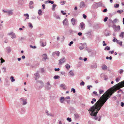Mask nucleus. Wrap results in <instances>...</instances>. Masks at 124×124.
Masks as SVG:
<instances>
[{
	"label": "nucleus",
	"mask_w": 124,
	"mask_h": 124,
	"mask_svg": "<svg viewBox=\"0 0 124 124\" xmlns=\"http://www.w3.org/2000/svg\"><path fill=\"white\" fill-rule=\"evenodd\" d=\"M14 77L13 76H11L10 78V79L11 80L12 82H14L15 81V80L14 79Z\"/></svg>",
	"instance_id": "26"
},
{
	"label": "nucleus",
	"mask_w": 124,
	"mask_h": 124,
	"mask_svg": "<svg viewBox=\"0 0 124 124\" xmlns=\"http://www.w3.org/2000/svg\"><path fill=\"white\" fill-rule=\"evenodd\" d=\"M20 101L23 102L22 103L23 105H25L27 104V102L26 99H24L23 98H22L20 99Z\"/></svg>",
	"instance_id": "5"
},
{
	"label": "nucleus",
	"mask_w": 124,
	"mask_h": 124,
	"mask_svg": "<svg viewBox=\"0 0 124 124\" xmlns=\"http://www.w3.org/2000/svg\"><path fill=\"white\" fill-rule=\"evenodd\" d=\"M61 12L62 13L63 15H64L66 14V13L65 12H64V11L62 10L61 11Z\"/></svg>",
	"instance_id": "60"
},
{
	"label": "nucleus",
	"mask_w": 124,
	"mask_h": 124,
	"mask_svg": "<svg viewBox=\"0 0 124 124\" xmlns=\"http://www.w3.org/2000/svg\"><path fill=\"white\" fill-rule=\"evenodd\" d=\"M66 99H70V98L69 96H68L67 97H66L65 98V100L66 101Z\"/></svg>",
	"instance_id": "55"
},
{
	"label": "nucleus",
	"mask_w": 124,
	"mask_h": 124,
	"mask_svg": "<svg viewBox=\"0 0 124 124\" xmlns=\"http://www.w3.org/2000/svg\"><path fill=\"white\" fill-rule=\"evenodd\" d=\"M85 85V83L83 81H82L80 83V85Z\"/></svg>",
	"instance_id": "51"
},
{
	"label": "nucleus",
	"mask_w": 124,
	"mask_h": 124,
	"mask_svg": "<svg viewBox=\"0 0 124 124\" xmlns=\"http://www.w3.org/2000/svg\"><path fill=\"white\" fill-rule=\"evenodd\" d=\"M71 92H73L74 93H75L76 92V91L75 89L72 88L71 89Z\"/></svg>",
	"instance_id": "49"
},
{
	"label": "nucleus",
	"mask_w": 124,
	"mask_h": 124,
	"mask_svg": "<svg viewBox=\"0 0 124 124\" xmlns=\"http://www.w3.org/2000/svg\"><path fill=\"white\" fill-rule=\"evenodd\" d=\"M13 32H11L10 33H8V35H11L12 36V35L13 34Z\"/></svg>",
	"instance_id": "58"
},
{
	"label": "nucleus",
	"mask_w": 124,
	"mask_h": 124,
	"mask_svg": "<svg viewBox=\"0 0 124 124\" xmlns=\"http://www.w3.org/2000/svg\"><path fill=\"white\" fill-rule=\"evenodd\" d=\"M57 19H60V16L58 15H55L54 16Z\"/></svg>",
	"instance_id": "35"
},
{
	"label": "nucleus",
	"mask_w": 124,
	"mask_h": 124,
	"mask_svg": "<svg viewBox=\"0 0 124 124\" xmlns=\"http://www.w3.org/2000/svg\"><path fill=\"white\" fill-rule=\"evenodd\" d=\"M107 68V66L105 64H103L101 66V69L102 70H106Z\"/></svg>",
	"instance_id": "18"
},
{
	"label": "nucleus",
	"mask_w": 124,
	"mask_h": 124,
	"mask_svg": "<svg viewBox=\"0 0 124 124\" xmlns=\"http://www.w3.org/2000/svg\"><path fill=\"white\" fill-rule=\"evenodd\" d=\"M36 83L39 85V88L40 89L41 88L44 86V83L41 80H38L36 81Z\"/></svg>",
	"instance_id": "3"
},
{
	"label": "nucleus",
	"mask_w": 124,
	"mask_h": 124,
	"mask_svg": "<svg viewBox=\"0 0 124 124\" xmlns=\"http://www.w3.org/2000/svg\"><path fill=\"white\" fill-rule=\"evenodd\" d=\"M106 58L107 59H109L110 60H112V56H110L109 57L108 56H107L106 57Z\"/></svg>",
	"instance_id": "41"
},
{
	"label": "nucleus",
	"mask_w": 124,
	"mask_h": 124,
	"mask_svg": "<svg viewBox=\"0 0 124 124\" xmlns=\"http://www.w3.org/2000/svg\"><path fill=\"white\" fill-rule=\"evenodd\" d=\"M73 43V41H71L70 42V43L68 45L69 46H71V45Z\"/></svg>",
	"instance_id": "56"
},
{
	"label": "nucleus",
	"mask_w": 124,
	"mask_h": 124,
	"mask_svg": "<svg viewBox=\"0 0 124 124\" xmlns=\"http://www.w3.org/2000/svg\"><path fill=\"white\" fill-rule=\"evenodd\" d=\"M114 93L106 91L97 101L94 105L91 107L88 110L92 118L97 120L98 117L97 114L103 105Z\"/></svg>",
	"instance_id": "1"
},
{
	"label": "nucleus",
	"mask_w": 124,
	"mask_h": 124,
	"mask_svg": "<svg viewBox=\"0 0 124 124\" xmlns=\"http://www.w3.org/2000/svg\"><path fill=\"white\" fill-rule=\"evenodd\" d=\"M40 43L41 44V46H42L44 47L46 45V42H45L44 43L42 41H40Z\"/></svg>",
	"instance_id": "23"
},
{
	"label": "nucleus",
	"mask_w": 124,
	"mask_h": 124,
	"mask_svg": "<svg viewBox=\"0 0 124 124\" xmlns=\"http://www.w3.org/2000/svg\"><path fill=\"white\" fill-rule=\"evenodd\" d=\"M28 26L30 28L32 29L33 28V27L32 24L31 23H28Z\"/></svg>",
	"instance_id": "30"
},
{
	"label": "nucleus",
	"mask_w": 124,
	"mask_h": 124,
	"mask_svg": "<svg viewBox=\"0 0 124 124\" xmlns=\"http://www.w3.org/2000/svg\"><path fill=\"white\" fill-rule=\"evenodd\" d=\"M11 38L13 39L16 38V36L15 35V33H13V34L12 35V37H11Z\"/></svg>",
	"instance_id": "27"
},
{
	"label": "nucleus",
	"mask_w": 124,
	"mask_h": 124,
	"mask_svg": "<svg viewBox=\"0 0 124 124\" xmlns=\"http://www.w3.org/2000/svg\"><path fill=\"white\" fill-rule=\"evenodd\" d=\"M124 72V70L123 69L120 70L118 72L120 74H121Z\"/></svg>",
	"instance_id": "46"
},
{
	"label": "nucleus",
	"mask_w": 124,
	"mask_h": 124,
	"mask_svg": "<svg viewBox=\"0 0 124 124\" xmlns=\"http://www.w3.org/2000/svg\"><path fill=\"white\" fill-rule=\"evenodd\" d=\"M61 87L64 90L66 89L65 86L64 85L61 84L60 85Z\"/></svg>",
	"instance_id": "31"
},
{
	"label": "nucleus",
	"mask_w": 124,
	"mask_h": 124,
	"mask_svg": "<svg viewBox=\"0 0 124 124\" xmlns=\"http://www.w3.org/2000/svg\"><path fill=\"white\" fill-rule=\"evenodd\" d=\"M108 19V17H106L104 19V22H106V21H107V20Z\"/></svg>",
	"instance_id": "50"
},
{
	"label": "nucleus",
	"mask_w": 124,
	"mask_h": 124,
	"mask_svg": "<svg viewBox=\"0 0 124 124\" xmlns=\"http://www.w3.org/2000/svg\"><path fill=\"white\" fill-rule=\"evenodd\" d=\"M60 53L58 51H56L52 53V55L53 56L55 57L56 55L58 57L60 55Z\"/></svg>",
	"instance_id": "7"
},
{
	"label": "nucleus",
	"mask_w": 124,
	"mask_h": 124,
	"mask_svg": "<svg viewBox=\"0 0 124 124\" xmlns=\"http://www.w3.org/2000/svg\"><path fill=\"white\" fill-rule=\"evenodd\" d=\"M83 16L84 19H86L87 17V16L85 14H83Z\"/></svg>",
	"instance_id": "59"
},
{
	"label": "nucleus",
	"mask_w": 124,
	"mask_h": 124,
	"mask_svg": "<svg viewBox=\"0 0 124 124\" xmlns=\"http://www.w3.org/2000/svg\"><path fill=\"white\" fill-rule=\"evenodd\" d=\"M66 68L67 70H69L70 68V66L68 64H67L65 65Z\"/></svg>",
	"instance_id": "25"
},
{
	"label": "nucleus",
	"mask_w": 124,
	"mask_h": 124,
	"mask_svg": "<svg viewBox=\"0 0 124 124\" xmlns=\"http://www.w3.org/2000/svg\"><path fill=\"white\" fill-rule=\"evenodd\" d=\"M43 59V61H45L46 59L47 58V56L46 54H44L42 55Z\"/></svg>",
	"instance_id": "15"
},
{
	"label": "nucleus",
	"mask_w": 124,
	"mask_h": 124,
	"mask_svg": "<svg viewBox=\"0 0 124 124\" xmlns=\"http://www.w3.org/2000/svg\"><path fill=\"white\" fill-rule=\"evenodd\" d=\"M93 94H94L95 95L98 96L100 97V95L97 94V93L95 91H93Z\"/></svg>",
	"instance_id": "39"
},
{
	"label": "nucleus",
	"mask_w": 124,
	"mask_h": 124,
	"mask_svg": "<svg viewBox=\"0 0 124 124\" xmlns=\"http://www.w3.org/2000/svg\"><path fill=\"white\" fill-rule=\"evenodd\" d=\"M60 78V76L58 75H55L54 77V78L55 79H57L59 78Z\"/></svg>",
	"instance_id": "32"
},
{
	"label": "nucleus",
	"mask_w": 124,
	"mask_h": 124,
	"mask_svg": "<svg viewBox=\"0 0 124 124\" xmlns=\"http://www.w3.org/2000/svg\"><path fill=\"white\" fill-rule=\"evenodd\" d=\"M121 106L122 107H123L124 106V103L122 102L121 103Z\"/></svg>",
	"instance_id": "63"
},
{
	"label": "nucleus",
	"mask_w": 124,
	"mask_h": 124,
	"mask_svg": "<svg viewBox=\"0 0 124 124\" xmlns=\"http://www.w3.org/2000/svg\"><path fill=\"white\" fill-rule=\"evenodd\" d=\"M120 78H116V82H118L119 81V80H120Z\"/></svg>",
	"instance_id": "47"
},
{
	"label": "nucleus",
	"mask_w": 124,
	"mask_h": 124,
	"mask_svg": "<svg viewBox=\"0 0 124 124\" xmlns=\"http://www.w3.org/2000/svg\"><path fill=\"white\" fill-rule=\"evenodd\" d=\"M95 3L97 4V6L98 7L101 6V3L100 2H98L97 3L95 2Z\"/></svg>",
	"instance_id": "37"
},
{
	"label": "nucleus",
	"mask_w": 124,
	"mask_h": 124,
	"mask_svg": "<svg viewBox=\"0 0 124 124\" xmlns=\"http://www.w3.org/2000/svg\"><path fill=\"white\" fill-rule=\"evenodd\" d=\"M33 4V2L32 1H30L29 3V8L32 9L33 8V6L32 5Z\"/></svg>",
	"instance_id": "14"
},
{
	"label": "nucleus",
	"mask_w": 124,
	"mask_h": 124,
	"mask_svg": "<svg viewBox=\"0 0 124 124\" xmlns=\"http://www.w3.org/2000/svg\"><path fill=\"white\" fill-rule=\"evenodd\" d=\"M117 40H118L115 38H114V39L113 40V41L114 42H116V41H117Z\"/></svg>",
	"instance_id": "57"
},
{
	"label": "nucleus",
	"mask_w": 124,
	"mask_h": 124,
	"mask_svg": "<svg viewBox=\"0 0 124 124\" xmlns=\"http://www.w3.org/2000/svg\"><path fill=\"white\" fill-rule=\"evenodd\" d=\"M5 49L8 54H9L11 52V48L9 46L6 47Z\"/></svg>",
	"instance_id": "9"
},
{
	"label": "nucleus",
	"mask_w": 124,
	"mask_h": 124,
	"mask_svg": "<svg viewBox=\"0 0 124 124\" xmlns=\"http://www.w3.org/2000/svg\"><path fill=\"white\" fill-rule=\"evenodd\" d=\"M96 101V100L95 98H93L92 99V101H91V103L92 104L94 103V102H95Z\"/></svg>",
	"instance_id": "34"
},
{
	"label": "nucleus",
	"mask_w": 124,
	"mask_h": 124,
	"mask_svg": "<svg viewBox=\"0 0 124 124\" xmlns=\"http://www.w3.org/2000/svg\"><path fill=\"white\" fill-rule=\"evenodd\" d=\"M81 63H82L81 62H79L78 63V66L79 67H80L81 65Z\"/></svg>",
	"instance_id": "64"
},
{
	"label": "nucleus",
	"mask_w": 124,
	"mask_h": 124,
	"mask_svg": "<svg viewBox=\"0 0 124 124\" xmlns=\"http://www.w3.org/2000/svg\"><path fill=\"white\" fill-rule=\"evenodd\" d=\"M56 6V5L55 4H54L53 5L52 9L54 11L55 10V8Z\"/></svg>",
	"instance_id": "33"
},
{
	"label": "nucleus",
	"mask_w": 124,
	"mask_h": 124,
	"mask_svg": "<svg viewBox=\"0 0 124 124\" xmlns=\"http://www.w3.org/2000/svg\"><path fill=\"white\" fill-rule=\"evenodd\" d=\"M110 47L109 46H106L104 49V50H110Z\"/></svg>",
	"instance_id": "29"
},
{
	"label": "nucleus",
	"mask_w": 124,
	"mask_h": 124,
	"mask_svg": "<svg viewBox=\"0 0 124 124\" xmlns=\"http://www.w3.org/2000/svg\"><path fill=\"white\" fill-rule=\"evenodd\" d=\"M118 21H119L116 18L113 20V23H116Z\"/></svg>",
	"instance_id": "43"
},
{
	"label": "nucleus",
	"mask_w": 124,
	"mask_h": 124,
	"mask_svg": "<svg viewBox=\"0 0 124 124\" xmlns=\"http://www.w3.org/2000/svg\"><path fill=\"white\" fill-rule=\"evenodd\" d=\"M119 36L121 37L122 38H123L124 36V32H122L119 35Z\"/></svg>",
	"instance_id": "24"
},
{
	"label": "nucleus",
	"mask_w": 124,
	"mask_h": 124,
	"mask_svg": "<svg viewBox=\"0 0 124 124\" xmlns=\"http://www.w3.org/2000/svg\"><path fill=\"white\" fill-rule=\"evenodd\" d=\"M116 42L118 44H119L120 46H122V41H119V40H118L117 41H116Z\"/></svg>",
	"instance_id": "28"
},
{
	"label": "nucleus",
	"mask_w": 124,
	"mask_h": 124,
	"mask_svg": "<svg viewBox=\"0 0 124 124\" xmlns=\"http://www.w3.org/2000/svg\"><path fill=\"white\" fill-rule=\"evenodd\" d=\"M93 86L92 85H88L87 86V89L90 90V87H92Z\"/></svg>",
	"instance_id": "52"
},
{
	"label": "nucleus",
	"mask_w": 124,
	"mask_h": 124,
	"mask_svg": "<svg viewBox=\"0 0 124 124\" xmlns=\"http://www.w3.org/2000/svg\"><path fill=\"white\" fill-rule=\"evenodd\" d=\"M42 11L41 9L39 10L38 14L39 15H42Z\"/></svg>",
	"instance_id": "36"
},
{
	"label": "nucleus",
	"mask_w": 124,
	"mask_h": 124,
	"mask_svg": "<svg viewBox=\"0 0 124 124\" xmlns=\"http://www.w3.org/2000/svg\"><path fill=\"white\" fill-rule=\"evenodd\" d=\"M13 10H10L8 12V15L9 16H11L13 15Z\"/></svg>",
	"instance_id": "19"
},
{
	"label": "nucleus",
	"mask_w": 124,
	"mask_h": 124,
	"mask_svg": "<svg viewBox=\"0 0 124 124\" xmlns=\"http://www.w3.org/2000/svg\"><path fill=\"white\" fill-rule=\"evenodd\" d=\"M25 65L26 66H29L30 65V64L28 62H26L25 64Z\"/></svg>",
	"instance_id": "61"
},
{
	"label": "nucleus",
	"mask_w": 124,
	"mask_h": 124,
	"mask_svg": "<svg viewBox=\"0 0 124 124\" xmlns=\"http://www.w3.org/2000/svg\"><path fill=\"white\" fill-rule=\"evenodd\" d=\"M52 87V85L49 82L47 83L45 85V88L47 90H50Z\"/></svg>",
	"instance_id": "4"
},
{
	"label": "nucleus",
	"mask_w": 124,
	"mask_h": 124,
	"mask_svg": "<svg viewBox=\"0 0 124 124\" xmlns=\"http://www.w3.org/2000/svg\"><path fill=\"white\" fill-rule=\"evenodd\" d=\"M108 21L110 23H113V21H112L111 19H109Z\"/></svg>",
	"instance_id": "54"
},
{
	"label": "nucleus",
	"mask_w": 124,
	"mask_h": 124,
	"mask_svg": "<svg viewBox=\"0 0 124 124\" xmlns=\"http://www.w3.org/2000/svg\"><path fill=\"white\" fill-rule=\"evenodd\" d=\"M119 4H115L114 7L115 8H117L119 6Z\"/></svg>",
	"instance_id": "48"
},
{
	"label": "nucleus",
	"mask_w": 124,
	"mask_h": 124,
	"mask_svg": "<svg viewBox=\"0 0 124 124\" xmlns=\"http://www.w3.org/2000/svg\"><path fill=\"white\" fill-rule=\"evenodd\" d=\"M24 16H26L27 17H26L25 18V20H26V19H29V16L28 14H24Z\"/></svg>",
	"instance_id": "38"
},
{
	"label": "nucleus",
	"mask_w": 124,
	"mask_h": 124,
	"mask_svg": "<svg viewBox=\"0 0 124 124\" xmlns=\"http://www.w3.org/2000/svg\"><path fill=\"white\" fill-rule=\"evenodd\" d=\"M62 23L63 25H66L68 26L69 25V23H68V21L67 18H65L63 21Z\"/></svg>",
	"instance_id": "12"
},
{
	"label": "nucleus",
	"mask_w": 124,
	"mask_h": 124,
	"mask_svg": "<svg viewBox=\"0 0 124 124\" xmlns=\"http://www.w3.org/2000/svg\"><path fill=\"white\" fill-rule=\"evenodd\" d=\"M25 39V38L24 37H21L19 39V40L21 41H22L23 40H24Z\"/></svg>",
	"instance_id": "42"
},
{
	"label": "nucleus",
	"mask_w": 124,
	"mask_h": 124,
	"mask_svg": "<svg viewBox=\"0 0 124 124\" xmlns=\"http://www.w3.org/2000/svg\"><path fill=\"white\" fill-rule=\"evenodd\" d=\"M99 92L100 95V94H101L102 93L104 92L103 90H101V89H99Z\"/></svg>",
	"instance_id": "40"
},
{
	"label": "nucleus",
	"mask_w": 124,
	"mask_h": 124,
	"mask_svg": "<svg viewBox=\"0 0 124 124\" xmlns=\"http://www.w3.org/2000/svg\"><path fill=\"white\" fill-rule=\"evenodd\" d=\"M102 43H103V46H106L107 44L105 43V41H103Z\"/></svg>",
	"instance_id": "62"
},
{
	"label": "nucleus",
	"mask_w": 124,
	"mask_h": 124,
	"mask_svg": "<svg viewBox=\"0 0 124 124\" xmlns=\"http://www.w3.org/2000/svg\"><path fill=\"white\" fill-rule=\"evenodd\" d=\"M85 6V4L84 2L82 1L80 2V7L81 8Z\"/></svg>",
	"instance_id": "21"
},
{
	"label": "nucleus",
	"mask_w": 124,
	"mask_h": 124,
	"mask_svg": "<svg viewBox=\"0 0 124 124\" xmlns=\"http://www.w3.org/2000/svg\"><path fill=\"white\" fill-rule=\"evenodd\" d=\"M0 60L1 61V63H3L5 61V60L3 59L2 58H1Z\"/></svg>",
	"instance_id": "53"
},
{
	"label": "nucleus",
	"mask_w": 124,
	"mask_h": 124,
	"mask_svg": "<svg viewBox=\"0 0 124 124\" xmlns=\"http://www.w3.org/2000/svg\"><path fill=\"white\" fill-rule=\"evenodd\" d=\"M116 28V30L117 31H119L120 30V27L119 25H118L116 26L115 25H114Z\"/></svg>",
	"instance_id": "22"
},
{
	"label": "nucleus",
	"mask_w": 124,
	"mask_h": 124,
	"mask_svg": "<svg viewBox=\"0 0 124 124\" xmlns=\"http://www.w3.org/2000/svg\"><path fill=\"white\" fill-rule=\"evenodd\" d=\"M59 65H61L65 62V59L64 57L62 58L59 60Z\"/></svg>",
	"instance_id": "8"
},
{
	"label": "nucleus",
	"mask_w": 124,
	"mask_h": 124,
	"mask_svg": "<svg viewBox=\"0 0 124 124\" xmlns=\"http://www.w3.org/2000/svg\"><path fill=\"white\" fill-rule=\"evenodd\" d=\"M67 120L69 122H71L72 121L71 119L70 118H67Z\"/></svg>",
	"instance_id": "44"
},
{
	"label": "nucleus",
	"mask_w": 124,
	"mask_h": 124,
	"mask_svg": "<svg viewBox=\"0 0 124 124\" xmlns=\"http://www.w3.org/2000/svg\"><path fill=\"white\" fill-rule=\"evenodd\" d=\"M71 22L72 23V24L73 25H74L76 23L77 20L74 18H72L71 19Z\"/></svg>",
	"instance_id": "10"
},
{
	"label": "nucleus",
	"mask_w": 124,
	"mask_h": 124,
	"mask_svg": "<svg viewBox=\"0 0 124 124\" xmlns=\"http://www.w3.org/2000/svg\"><path fill=\"white\" fill-rule=\"evenodd\" d=\"M80 29L81 30H84L85 27V25L83 22H81L80 24Z\"/></svg>",
	"instance_id": "6"
},
{
	"label": "nucleus",
	"mask_w": 124,
	"mask_h": 124,
	"mask_svg": "<svg viewBox=\"0 0 124 124\" xmlns=\"http://www.w3.org/2000/svg\"><path fill=\"white\" fill-rule=\"evenodd\" d=\"M39 72L38 71H37V72L34 74L35 76V80H37L40 77V75L39 74Z\"/></svg>",
	"instance_id": "11"
},
{
	"label": "nucleus",
	"mask_w": 124,
	"mask_h": 124,
	"mask_svg": "<svg viewBox=\"0 0 124 124\" xmlns=\"http://www.w3.org/2000/svg\"><path fill=\"white\" fill-rule=\"evenodd\" d=\"M46 113L47 114V116H50L53 117L54 116L52 114L50 113H49L47 110L46 111Z\"/></svg>",
	"instance_id": "17"
},
{
	"label": "nucleus",
	"mask_w": 124,
	"mask_h": 124,
	"mask_svg": "<svg viewBox=\"0 0 124 124\" xmlns=\"http://www.w3.org/2000/svg\"><path fill=\"white\" fill-rule=\"evenodd\" d=\"M124 87V80L116 85L113 86L114 88H121Z\"/></svg>",
	"instance_id": "2"
},
{
	"label": "nucleus",
	"mask_w": 124,
	"mask_h": 124,
	"mask_svg": "<svg viewBox=\"0 0 124 124\" xmlns=\"http://www.w3.org/2000/svg\"><path fill=\"white\" fill-rule=\"evenodd\" d=\"M68 74L70 77L73 76L75 75L74 71L72 70H70L68 73Z\"/></svg>",
	"instance_id": "13"
},
{
	"label": "nucleus",
	"mask_w": 124,
	"mask_h": 124,
	"mask_svg": "<svg viewBox=\"0 0 124 124\" xmlns=\"http://www.w3.org/2000/svg\"><path fill=\"white\" fill-rule=\"evenodd\" d=\"M97 64L96 63L92 64L91 65V67L92 69H96L97 67Z\"/></svg>",
	"instance_id": "16"
},
{
	"label": "nucleus",
	"mask_w": 124,
	"mask_h": 124,
	"mask_svg": "<svg viewBox=\"0 0 124 124\" xmlns=\"http://www.w3.org/2000/svg\"><path fill=\"white\" fill-rule=\"evenodd\" d=\"M65 98L63 97H61L60 99V101L61 103H63L65 100Z\"/></svg>",
	"instance_id": "20"
},
{
	"label": "nucleus",
	"mask_w": 124,
	"mask_h": 124,
	"mask_svg": "<svg viewBox=\"0 0 124 124\" xmlns=\"http://www.w3.org/2000/svg\"><path fill=\"white\" fill-rule=\"evenodd\" d=\"M30 47L31 48H32L33 49H35L36 48V46H33L31 45H30Z\"/></svg>",
	"instance_id": "45"
}]
</instances>
